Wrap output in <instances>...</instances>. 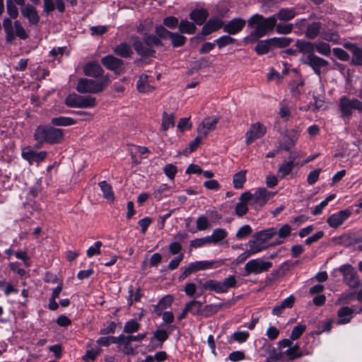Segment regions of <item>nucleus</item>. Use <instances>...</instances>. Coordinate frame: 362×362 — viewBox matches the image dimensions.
Returning a JSON list of instances; mask_svg holds the SVG:
<instances>
[{"instance_id": "21", "label": "nucleus", "mask_w": 362, "mask_h": 362, "mask_svg": "<svg viewBox=\"0 0 362 362\" xmlns=\"http://www.w3.org/2000/svg\"><path fill=\"white\" fill-rule=\"evenodd\" d=\"M132 339L130 335L121 334L116 337V343L118 344L120 349L126 354H132L134 352L135 348L131 345Z\"/></svg>"}, {"instance_id": "13", "label": "nucleus", "mask_w": 362, "mask_h": 362, "mask_svg": "<svg viewBox=\"0 0 362 362\" xmlns=\"http://www.w3.org/2000/svg\"><path fill=\"white\" fill-rule=\"evenodd\" d=\"M218 119L216 117H208L203 119L197 127V132L200 136L206 138L209 133L216 129Z\"/></svg>"}, {"instance_id": "7", "label": "nucleus", "mask_w": 362, "mask_h": 362, "mask_svg": "<svg viewBox=\"0 0 362 362\" xmlns=\"http://www.w3.org/2000/svg\"><path fill=\"white\" fill-rule=\"evenodd\" d=\"M272 267L269 261H264L262 259L257 258L248 261L244 267L246 275L250 274H258L267 272Z\"/></svg>"}, {"instance_id": "36", "label": "nucleus", "mask_w": 362, "mask_h": 362, "mask_svg": "<svg viewBox=\"0 0 362 362\" xmlns=\"http://www.w3.org/2000/svg\"><path fill=\"white\" fill-rule=\"evenodd\" d=\"M202 303L198 300H192L185 305L188 313L193 315H201Z\"/></svg>"}, {"instance_id": "48", "label": "nucleus", "mask_w": 362, "mask_h": 362, "mask_svg": "<svg viewBox=\"0 0 362 362\" xmlns=\"http://www.w3.org/2000/svg\"><path fill=\"white\" fill-rule=\"evenodd\" d=\"M296 13L293 8H282L277 13L279 19L288 21L294 18Z\"/></svg>"}, {"instance_id": "33", "label": "nucleus", "mask_w": 362, "mask_h": 362, "mask_svg": "<svg viewBox=\"0 0 362 362\" xmlns=\"http://www.w3.org/2000/svg\"><path fill=\"white\" fill-rule=\"evenodd\" d=\"M228 235L227 231L223 228H216L213 230L211 235H209L211 244H217L225 239Z\"/></svg>"}, {"instance_id": "14", "label": "nucleus", "mask_w": 362, "mask_h": 362, "mask_svg": "<svg viewBox=\"0 0 362 362\" xmlns=\"http://www.w3.org/2000/svg\"><path fill=\"white\" fill-rule=\"evenodd\" d=\"M297 50L302 54L300 62L303 63L315 54V45L311 42L297 40L296 42Z\"/></svg>"}, {"instance_id": "3", "label": "nucleus", "mask_w": 362, "mask_h": 362, "mask_svg": "<svg viewBox=\"0 0 362 362\" xmlns=\"http://www.w3.org/2000/svg\"><path fill=\"white\" fill-rule=\"evenodd\" d=\"M109 83L108 76H105L99 80L82 78L78 80L76 88L81 93H97L105 90Z\"/></svg>"}, {"instance_id": "27", "label": "nucleus", "mask_w": 362, "mask_h": 362, "mask_svg": "<svg viewBox=\"0 0 362 362\" xmlns=\"http://www.w3.org/2000/svg\"><path fill=\"white\" fill-rule=\"evenodd\" d=\"M295 298L293 295L282 300L272 309V313L274 315L279 316L286 308H291L293 305Z\"/></svg>"}, {"instance_id": "53", "label": "nucleus", "mask_w": 362, "mask_h": 362, "mask_svg": "<svg viewBox=\"0 0 362 362\" xmlns=\"http://www.w3.org/2000/svg\"><path fill=\"white\" fill-rule=\"evenodd\" d=\"M350 49L351 50L354 56L352 62L354 64L361 65L362 64V50L356 47L355 45H350Z\"/></svg>"}, {"instance_id": "19", "label": "nucleus", "mask_w": 362, "mask_h": 362, "mask_svg": "<svg viewBox=\"0 0 362 362\" xmlns=\"http://www.w3.org/2000/svg\"><path fill=\"white\" fill-rule=\"evenodd\" d=\"M300 134V130L293 129L291 130L286 135L283 137L281 142V148L289 151L295 145Z\"/></svg>"}, {"instance_id": "55", "label": "nucleus", "mask_w": 362, "mask_h": 362, "mask_svg": "<svg viewBox=\"0 0 362 362\" xmlns=\"http://www.w3.org/2000/svg\"><path fill=\"white\" fill-rule=\"evenodd\" d=\"M221 283L223 292L226 293L229 288L236 287L237 280L233 275H230L226 278Z\"/></svg>"}, {"instance_id": "30", "label": "nucleus", "mask_w": 362, "mask_h": 362, "mask_svg": "<svg viewBox=\"0 0 362 362\" xmlns=\"http://www.w3.org/2000/svg\"><path fill=\"white\" fill-rule=\"evenodd\" d=\"M113 52L117 55L124 58L129 57L133 54L131 46L125 42H122L113 48Z\"/></svg>"}, {"instance_id": "11", "label": "nucleus", "mask_w": 362, "mask_h": 362, "mask_svg": "<svg viewBox=\"0 0 362 362\" xmlns=\"http://www.w3.org/2000/svg\"><path fill=\"white\" fill-rule=\"evenodd\" d=\"M339 107L343 117H350L353 110L362 112V103L356 99L350 100L343 97L340 100Z\"/></svg>"}, {"instance_id": "47", "label": "nucleus", "mask_w": 362, "mask_h": 362, "mask_svg": "<svg viewBox=\"0 0 362 362\" xmlns=\"http://www.w3.org/2000/svg\"><path fill=\"white\" fill-rule=\"evenodd\" d=\"M270 42V39L267 40L259 41L257 46L255 47L256 52L258 54H264L267 53L269 50L270 46H272Z\"/></svg>"}, {"instance_id": "28", "label": "nucleus", "mask_w": 362, "mask_h": 362, "mask_svg": "<svg viewBox=\"0 0 362 362\" xmlns=\"http://www.w3.org/2000/svg\"><path fill=\"white\" fill-rule=\"evenodd\" d=\"M354 309L349 307H342L337 312L338 325L349 323L353 317Z\"/></svg>"}, {"instance_id": "39", "label": "nucleus", "mask_w": 362, "mask_h": 362, "mask_svg": "<svg viewBox=\"0 0 362 362\" xmlns=\"http://www.w3.org/2000/svg\"><path fill=\"white\" fill-rule=\"evenodd\" d=\"M175 125V115L173 113L168 114L163 112L162 118L161 128L163 131H167L170 127Z\"/></svg>"}, {"instance_id": "16", "label": "nucleus", "mask_w": 362, "mask_h": 362, "mask_svg": "<svg viewBox=\"0 0 362 362\" xmlns=\"http://www.w3.org/2000/svg\"><path fill=\"white\" fill-rule=\"evenodd\" d=\"M250 192L247 191L241 194L238 202L235 206V214L238 216H243L248 211V203L250 199Z\"/></svg>"}, {"instance_id": "42", "label": "nucleus", "mask_w": 362, "mask_h": 362, "mask_svg": "<svg viewBox=\"0 0 362 362\" xmlns=\"http://www.w3.org/2000/svg\"><path fill=\"white\" fill-rule=\"evenodd\" d=\"M179 30L182 33L193 34L196 31V26L193 23L183 20L179 24Z\"/></svg>"}, {"instance_id": "56", "label": "nucleus", "mask_w": 362, "mask_h": 362, "mask_svg": "<svg viewBox=\"0 0 362 362\" xmlns=\"http://www.w3.org/2000/svg\"><path fill=\"white\" fill-rule=\"evenodd\" d=\"M252 232V228L250 227V225H244L242 227H240L236 234H235V236L238 239H245L246 238L248 235H250Z\"/></svg>"}, {"instance_id": "54", "label": "nucleus", "mask_w": 362, "mask_h": 362, "mask_svg": "<svg viewBox=\"0 0 362 362\" xmlns=\"http://www.w3.org/2000/svg\"><path fill=\"white\" fill-rule=\"evenodd\" d=\"M169 38L171 40L172 44L174 47L182 46L186 41V37L185 36L177 33H171Z\"/></svg>"}, {"instance_id": "2", "label": "nucleus", "mask_w": 362, "mask_h": 362, "mask_svg": "<svg viewBox=\"0 0 362 362\" xmlns=\"http://www.w3.org/2000/svg\"><path fill=\"white\" fill-rule=\"evenodd\" d=\"M34 137L37 143V147H40L45 142H62L64 140V131L61 129L40 126L36 129Z\"/></svg>"}, {"instance_id": "32", "label": "nucleus", "mask_w": 362, "mask_h": 362, "mask_svg": "<svg viewBox=\"0 0 362 362\" xmlns=\"http://www.w3.org/2000/svg\"><path fill=\"white\" fill-rule=\"evenodd\" d=\"M296 157L291 158L288 161H284L279 168L277 174L279 177L284 178L288 175L294 168V160Z\"/></svg>"}, {"instance_id": "34", "label": "nucleus", "mask_w": 362, "mask_h": 362, "mask_svg": "<svg viewBox=\"0 0 362 362\" xmlns=\"http://www.w3.org/2000/svg\"><path fill=\"white\" fill-rule=\"evenodd\" d=\"M208 16V13L204 9L194 10L189 14L190 18L197 25H202L204 23Z\"/></svg>"}, {"instance_id": "26", "label": "nucleus", "mask_w": 362, "mask_h": 362, "mask_svg": "<svg viewBox=\"0 0 362 362\" xmlns=\"http://www.w3.org/2000/svg\"><path fill=\"white\" fill-rule=\"evenodd\" d=\"M22 15L28 19L30 23L37 24L39 21V16L36 9L30 4L24 5L21 8Z\"/></svg>"}, {"instance_id": "1", "label": "nucleus", "mask_w": 362, "mask_h": 362, "mask_svg": "<svg viewBox=\"0 0 362 362\" xmlns=\"http://www.w3.org/2000/svg\"><path fill=\"white\" fill-rule=\"evenodd\" d=\"M276 24V18L274 16L264 18L262 15L255 14L248 21V25L254 27L250 37L257 40L264 36L268 32L273 30Z\"/></svg>"}, {"instance_id": "4", "label": "nucleus", "mask_w": 362, "mask_h": 362, "mask_svg": "<svg viewBox=\"0 0 362 362\" xmlns=\"http://www.w3.org/2000/svg\"><path fill=\"white\" fill-rule=\"evenodd\" d=\"M277 233L275 228H269L253 234L252 238L249 240L248 245H252L255 252H261L267 248L265 244Z\"/></svg>"}, {"instance_id": "52", "label": "nucleus", "mask_w": 362, "mask_h": 362, "mask_svg": "<svg viewBox=\"0 0 362 362\" xmlns=\"http://www.w3.org/2000/svg\"><path fill=\"white\" fill-rule=\"evenodd\" d=\"M315 50H316L320 54L328 56L331 53L330 46L325 42H320L318 43H314Z\"/></svg>"}, {"instance_id": "6", "label": "nucleus", "mask_w": 362, "mask_h": 362, "mask_svg": "<svg viewBox=\"0 0 362 362\" xmlns=\"http://www.w3.org/2000/svg\"><path fill=\"white\" fill-rule=\"evenodd\" d=\"M274 194L264 187L257 188L252 194L250 192V204L255 210H259L273 197Z\"/></svg>"}, {"instance_id": "15", "label": "nucleus", "mask_w": 362, "mask_h": 362, "mask_svg": "<svg viewBox=\"0 0 362 362\" xmlns=\"http://www.w3.org/2000/svg\"><path fill=\"white\" fill-rule=\"evenodd\" d=\"M101 62L107 69L111 70L117 74L121 73L124 68L123 62L112 55H107L104 57L102 58Z\"/></svg>"}, {"instance_id": "29", "label": "nucleus", "mask_w": 362, "mask_h": 362, "mask_svg": "<svg viewBox=\"0 0 362 362\" xmlns=\"http://www.w3.org/2000/svg\"><path fill=\"white\" fill-rule=\"evenodd\" d=\"M98 185L103 192V198L105 199L107 202L113 203L115 201V194L112 186L106 181L99 182Z\"/></svg>"}, {"instance_id": "59", "label": "nucleus", "mask_w": 362, "mask_h": 362, "mask_svg": "<svg viewBox=\"0 0 362 362\" xmlns=\"http://www.w3.org/2000/svg\"><path fill=\"white\" fill-rule=\"evenodd\" d=\"M305 329L306 326L304 325H298L295 326L290 336L291 339L296 340L298 339Z\"/></svg>"}, {"instance_id": "22", "label": "nucleus", "mask_w": 362, "mask_h": 362, "mask_svg": "<svg viewBox=\"0 0 362 362\" xmlns=\"http://www.w3.org/2000/svg\"><path fill=\"white\" fill-rule=\"evenodd\" d=\"M136 89L140 93H150L153 91L154 87L150 84L148 76L141 74L136 83Z\"/></svg>"}, {"instance_id": "23", "label": "nucleus", "mask_w": 362, "mask_h": 362, "mask_svg": "<svg viewBox=\"0 0 362 362\" xmlns=\"http://www.w3.org/2000/svg\"><path fill=\"white\" fill-rule=\"evenodd\" d=\"M83 72L88 76L96 78L103 74V69L99 63L90 62L84 66Z\"/></svg>"}, {"instance_id": "35", "label": "nucleus", "mask_w": 362, "mask_h": 362, "mask_svg": "<svg viewBox=\"0 0 362 362\" xmlns=\"http://www.w3.org/2000/svg\"><path fill=\"white\" fill-rule=\"evenodd\" d=\"M202 288L210 291H215L218 293H224L221 281L216 280L207 281L202 285Z\"/></svg>"}, {"instance_id": "37", "label": "nucleus", "mask_w": 362, "mask_h": 362, "mask_svg": "<svg viewBox=\"0 0 362 362\" xmlns=\"http://www.w3.org/2000/svg\"><path fill=\"white\" fill-rule=\"evenodd\" d=\"M52 124L54 126H71L75 124L76 121L69 117H53L51 119Z\"/></svg>"}, {"instance_id": "5", "label": "nucleus", "mask_w": 362, "mask_h": 362, "mask_svg": "<svg viewBox=\"0 0 362 362\" xmlns=\"http://www.w3.org/2000/svg\"><path fill=\"white\" fill-rule=\"evenodd\" d=\"M15 30L13 28V23L10 18H6L3 21V28L6 33V39L8 42H11L17 36L21 39H26L28 35L18 21L13 23Z\"/></svg>"}, {"instance_id": "57", "label": "nucleus", "mask_w": 362, "mask_h": 362, "mask_svg": "<svg viewBox=\"0 0 362 362\" xmlns=\"http://www.w3.org/2000/svg\"><path fill=\"white\" fill-rule=\"evenodd\" d=\"M129 304L131 305L133 302H137L139 301L141 297V289L140 288H137L136 291H134L133 286H130L129 288Z\"/></svg>"}, {"instance_id": "12", "label": "nucleus", "mask_w": 362, "mask_h": 362, "mask_svg": "<svg viewBox=\"0 0 362 362\" xmlns=\"http://www.w3.org/2000/svg\"><path fill=\"white\" fill-rule=\"evenodd\" d=\"M21 156L30 164L38 163L46 158L47 152L44 151L37 152L33 147L26 146L22 148Z\"/></svg>"}, {"instance_id": "44", "label": "nucleus", "mask_w": 362, "mask_h": 362, "mask_svg": "<svg viewBox=\"0 0 362 362\" xmlns=\"http://www.w3.org/2000/svg\"><path fill=\"white\" fill-rule=\"evenodd\" d=\"M285 354L291 360L299 358L303 355V351L297 344L292 345L285 351Z\"/></svg>"}, {"instance_id": "43", "label": "nucleus", "mask_w": 362, "mask_h": 362, "mask_svg": "<svg viewBox=\"0 0 362 362\" xmlns=\"http://www.w3.org/2000/svg\"><path fill=\"white\" fill-rule=\"evenodd\" d=\"M222 307V305H214L210 304L206 305L204 308H202L201 315L205 317H208L215 313H216Z\"/></svg>"}, {"instance_id": "9", "label": "nucleus", "mask_w": 362, "mask_h": 362, "mask_svg": "<svg viewBox=\"0 0 362 362\" xmlns=\"http://www.w3.org/2000/svg\"><path fill=\"white\" fill-rule=\"evenodd\" d=\"M214 262L213 261H197L192 262L188 264V266L182 269V272L179 276V280L182 281L185 278H187L189 274L193 272H196L200 270H206L209 269H211L214 266Z\"/></svg>"}, {"instance_id": "38", "label": "nucleus", "mask_w": 362, "mask_h": 362, "mask_svg": "<svg viewBox=\"0 0 362 362\" xmlns=\"http://www.w3.org/2000/svg\"><path fill=\"white\" fill-rule=\"evenodd\" d=\"M356 298V293L354 291L344 292L341 293L335 302L336 305L348 304Z\"/></svg>"}, {"instance_id": "24", "label": "nucleus", "mask_w": 362, "mask_h": 362, "mask_svg": "<svg viewBox=\"0 0 362 362\" xmlns=\"http://www.w3.org/2000/svg\"><path fill=\"white\" fill-rule=\"evenodd\" d=\"M132 42L135 50L140 55L149 56L153 52L151 47H148L145 42H141L137 37H132Z\"/></svg>"}, {"instance_id": "40", "label": "nucleus", "mask_w": 362, "mask_h": 362, "mask_svg": "<svg viewBox=\"0 0 362 362\" xmlns=\"http://www.w3.org/2000/svg\"><path fill=\"white\" fill-rule=\"evenodd\" d=\"M279 115L284 121H288L291 117V109L286 100H283L279 104Z\"/></svg>"}, {"instance_id": "46", "label": "nucleus", "mask_w": 362, "mask_h": 362, "mask_svg": "<svg viewBox=\"0 0 362 362\" xmlns=\"http://www.w3.org/2000/svg\"><path fill=\"white\" fill-rule=\"evenodd\" d=\"M320 28L321 25L320 23H312L306 30V36L310 39H314L318 35Z\"/></svg>"}, {"instance_id": "61", "label": "nucleus", "mask_w": 362, "mask_h": 362, "mask_svg": "<svg viewBox=\"0 0 362 362\" xmlns=\"http://www.w3.org/2000/svg\"><path fill=\"white\" fill-rule=\"evenodd\" d=\"M102 246V243L100 241L95 242L93 245L90 247L87 251L86 255L88 257H92L95 255H100L101 252L100 247Z\"/></svg>"}, {"instance_id": "60", "label": "nucleus", "mask_w": 362, "mask_h": 362, "mask_svg": "<svg viewBox=\"0 0 362 362\" xmlns=\"http://www.w3.org/2000/svg\"><path fill=\"white\" fill-rule=\"evenodd\" d=\"M234 42L235 39L228 35H223L215 40V42L218 45L219 48L233 44Z\"/></svg>"}, {"instance_id": "49", "label": "nucleus", "mask_w": 362, "mask_h": 362, "mask_svg": "<svg viewBox=\"0 0 362 362\" xmlns=\"http://www.w3.org/2000/svg\"><path fill=\"white\" fill-rule=\"evenodd\" d=\"M80 100L81 95L70 94L66 97L65 103L68 107L79 108Z\"/></svg>"}, {"instance_id": "62", "label": "nucleus", "mask_w": 362, "mask_h": 362, "mask_svg": "<svg viewBox=\"0 0 362 362\" xmlns=\"http://www.w3.org/2000/svg\"><path fill=\"white\" fill-rule=\"evenodd\" d=\"M7 13L12 18H16L18 16L17 7L11 2V0H6Z\"/></svg>"}, {"instance_id": "20", "label": "nucleus", "mask_w": 362, "mask_h": 362, "mask_svg": "<svg viewBox=\"0 0 362 362\" xmlns=\"http://www.w3.org/2000/svg\"><path fill=\"white\" fill-rule=\"evenodd\" d=\"M245 24V21L244 20L240 18H234L223 25V30L230 35H235L243 28Z\"/></svg>"}, {"instance_id": "25", "label": "nucleus", "mask_w": 362, "mask_h": 362, "mask_svg": "<svg viewBox=\"0 0 362 362\" xmlns=\"http://www.w3.org/2000/svg\"><path fill=\"white\" fill-rule=\"evenodd\" d=\"M223 26V23L220 18L210 19L202 28V34L207 35L218 30Z\"/></svg>"}, {"instance_id": "8", "label": "nucleus", "mask_w": 362, "mask_h": 362, "mask_svg": "<svg viewBox=\"0 0 362 362\" xmlns=\"http://www.w3.org/2000/svg\"><path fill=\"white\" fill-rule=\"evenodd\" d=\"M339 271L343 275L344 283L351 288H356L360 285V280L356 272L350 264H344L339 268Z\"/></svg>"}, {"instance_id": "50", "label": "nucleus", "mask_w": 362, "mask_h": 362, "mask_svg": "<svg viewBox=\"0 0 362 362\" xmlns=\"http://www.w3.org/2000/svg\"><path fill=\"white\" fill-rule=\"evenodd\" d=\"M271 43L272 46L279 47H284L290 45L292 40L288 37H273L271 38Z\"/></svg>"}, {"instance_id": "64", "label": "nucleus", "mask_w": 362, "mask_h": 362, "mask_svg": "<svg viewBox=\"0 0 362 362\" xmlns=\"http://www.w3.org/2000/svg\"><path fill=\"white\" fill-rule=\"evenodd\" d=\"M293 25L291 23L288 24H278L276 26V30L279 34H288L292 31Z\"/></svg>"}, {"instance_id": "63", "label": "nucleus", "mask_w": 362, "mask_h": 362, "mask_svg": "<svg viewBox=\"0 0 362 362\" xmlns=\"http://www.w3.org/2000/svg\"><path fill=\"white\" fill-rule=\"evenodd\" d=\"M291 227L288 224H284L277 231L276 235L279 238H286L291 235Z\"/></svg>"}, {"instance_id": "31", "label": "nucleus", "mask_w": 362, "mask_h": 362, "mask_svg": "<svg viewBox=\"0 0 362 362\" xmlns=\"http://www.w3.org/2000/svg\"><path fill=\"white\" fill-rule=\"evenodd\" d=\"M173 302V297L171 295H166L163 297L157 305L154 306V312L158 315H161V311L169 308Z\"/></svg>"}, {"instance_id": "58", "label": "nucleus", "mask_w": 362, "mask_h": 362, "mask_svg": "<svg viewBox=\"0 0 362 362\" xmlns=\"http://www.w3.org/2000/svg\"><path fill=\"white\" fill-rule=\"evenodd\" d=\"M250 334L246 331H238L234 332L231 336L230 338L236 341L239 343L245 342L247 340Z\"/></svg>"}, {"instance_id": "10", "label": "nucleus", "mask_w": 362, "mask_h": 362, "mask_svg": "<svg viewBox=\"0 0 362 362\" xmlns=\"http://www.w3.org/2000/svg\"><path fill=\"white\" fill-rule=\"evenodd\" d=\"M266 132L267 128L263 124L259 122L252 124L245 134L246 144H250L256 139L262 138Z\"/></svg>"}, {"instance_id": "18", "label": "nucleus", "mask_w": 362, "mask_h": 362, "mask_svg": "<svg viewBox=\"0 0 362 362\" xmlns=\"http://www.w3.org/2000/svg\"><path fill=\"white\" fill-rule=\"evenodd\" d=\"M303 64L310 66L313 69L314 72L318 76H320L321 69L327 66L329 64L327 61L316 56L315 54L307 59V60L303 62Z\"/></svg>"}, {"instance_id": "17", "label": "nucleus", "mask_w": 362, "mask_h": 362, "mask_svg": "<svg viewBox=\"0 0 362 362\" xmlns=\"http://www.w3.org/2000/svg\"><path fill=\"white\" fill-rule=\"evenodd\" d=\"M351 215L349 210H341L337 213L331 215L327 221V224L334 228H338L344 221H346Z\"/></svg>"}, {"instance_id": "41", "label": "nucleus", "mask_w": 362, "mask_h": 362, "mask_svg": "<svg viewBox=\"0 0 362 362\" xmlns=\"http://www.w3.org/2000/svg\"><path fill=\"white\" fill-rule=\"evenodd\" d=\"M246 181V172L240 171L235 173L233 176V183L235 189H242Z\"/></svg>"}, {"instance_id": "51", "label": "nucleus", "mask_w": 362, "mask_h": 362, "mask_svg": "<svg viewBox=\"0 0 362 362\" xmlns=\"http://www.w3.org/2000/svg\"><path fill=\"white\" fill-rule=\"evenodd\" d=\"M140 324L134 320H131L127 322L124 326V332L132 334L139 330Z\"/></svg>"}, {"instance_id": "45", "label": "nucleus", "mask_w": 362, "mask_h": 362, "mask_svg": "<svg viewBox=\"0 0 362 362\" xmlns=\"http://www.w3.org/2000/svg\"><path fill=\"white\" fill-rule=\"evenodd\" d=\"M97 105L96 100L92 96L81 95L79 108H91Z\"/></svg>"}]
</instances>
